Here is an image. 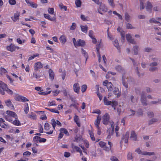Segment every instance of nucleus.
Segmentation results:
<instances>
[{
	"instance_id": "1",
	"label": "nucleus",
	"mask_w": 161,
	"mask_h": 161,
	"mask_svg": "<svg viewBox=\"0 0 161 161\" xmlns=\"http://www.w3.org/2000/svg\"><path fill=\"white\" fill-rule=\"evenodd\" d=\"M110 116L107 113H105L102 117L103 123L105 125L110 124L111 127V129H108V131H109V134L107 136L108 138H110L111 136L113 134L114 130V123L113 121L110 120Z\"/></svg>"
},
{
	"instance_id": "2",
	"label": "nucleus",
	"mask_w": 161,
	"mask_h": 161,
	"mask_svg": "<svg viewBox=\"0 0 161 161\" xmlns=\"http://www.w3.org/2000/svg\"><path fill=\"white\" fill-rule=\"evenodd\" d=\"M7 115H4V118L7 121L11 122L12 121L13 119H17V115L14 112L7 110L6 112Z\"/></svg>"
},
{
	"instance_id": "3",
	"label": "nucleus",
	"mask_w": 161,
	"mask_h": 161,
	"mask_svg": "<svg viewBox=\"0 0 161 161\" xmlns=\"http://www.w3.org/2000/svg\"><path fill=\"white\" fill-rule=\"evenodd\" d=\"M73 43L75 47H84L85 45V42L84 41L79 39L76 41V39L74 38L72 39Z\"/></svg>"
},
{
	"instance_id": "4",
	"label": "nucleus",
	"mask_w": 161,
	"mask_h": 161,
	"mask_svg": "<svg viewBox=\"0 0 161 161\" xmlns=\"http://www.w3.org/2000/svg\"><path fill=\"white\" fill-rule=\"evenodd\" d=\"M8 87L7 85L2 81H0V93L3 95L5 94V90Z\"/></svg>"
},
{
	"instance_id": "5",
	"label": "nucleus",
	"mask_w": 161,
	"mask_h": 161,
	"mask_svg": "<svg viewBox=\"0 0 161 161\" xmlns=\"http://www.w3.org/2000/svg\"><path fill=\"white\" fill-rule=\"evenodd\" d=\"M103 85L106 86L108 91H111L113 90V85L111 82H108V80H106L103 82Z\"/></svg>"
},
{
	"instance_id": "6",
	"label": "nucleus",
	"mask_w": 161,
	"mask_h": 161,
	"mask_svg": "<svg viewBox=\"0 0 161 161\" xmlns=\"http://www.w3.org/2000/svg\"><path fill=\"white\" fill-rule=\"evenodd\" d=\"M7 50L11 52L15 51L16 49L17 50L19 49V47L16 46L12 43H11L9 46L6 47Z\"/></svg>"
},
{
	"instance_id": "7",
	"label": "nucleus",
	"mask_w": 161,
	"mask_h": 161,
	"mask_svg": "<svg viewBox=\"0 0 161 161\" xmlns=\"http://www.w3.org/2000/svg\"><path fill=\"white\" fill-rule=\"evenodd\" d=\"M99 145L100 147L106 151L109 152L110 150V148L106 146V143L103 141L99 142Z\"/></svg>"
},
{
	"instance_id": "8",
	"label": "nucleus",
	"mask_w": 161,
	"mask_h": 161,
	"mask_svg": "<svg viewBox=\"0 0 161 161\" xmlns=\"http://www.w3.org/2000/svg\"><path fill=\"white\" fill-rule=\"evenodd\" d=\"M100 9L101 10L104 12H106L108 9L107 7L105 4L100 6L99 8L97 9V11L100 14L103 15V14L100 11Z\"/></svg>"
},
{
	"instance_id": "9",
	"label": "nucleus",
	"mask_w": 161,
	"mask_h": 161,
	"mask_svg": "<svg viewBox=\"0 0 161 161\" xmlns=\"http://www.w3.org/2000/svg\"><path fill=\"white\" fill-rule=\"evenodd\" d=\"M126 81L129 82L128 80H127V77L126 76V75L124 74L122 76V84L123 86L127 88L128 87V85Z\"/></svg>"
},
{
	"instance_id": "10",
	"label": "nucleus",
	"mask_w": 161,
	"mask_h": 161,
	"mask_svg": "<svg viewBox=\"0 0 161 161\" xmlns=\"http://www.w3.org/2000/svg\"><path fill=\"white\" fill-rule=\"evenodd\" d=\"M20 15V12L17 11L14 14V17H11V18L14 22H16L19 19Z\"/></svg>"
},
{
	"instance_id": "11",
	"label": "nucleus",
	"mask_w": 161,
	"mask_h": 161,
	"mask_svg": "<svg viewBox=\"0 0 161 161\" xmlns=\"http://www.w3.org/2000/svg\"><path fill=\"white\" fill-rule=\"evenodd\" d=\"M73 90L75 92L79 94L80 93V88L79 84L78 83H75L73 86Z\"/></svg>"
},
{
	"instance_id": "12",
	"label": "nucleus",
	"mask_w": 161,
	"mask_h": 161,
	"mask_svg": "<svg viewBox=\"0 0 161 161\" xmlns=\"http://www.w3.org/2000/svg\"><path fill=\"white\" fill-rule=\"evenodd\" d=\"M43 67V65L41 62H37L34 65L35 71H36L39 69L42 68Z\"/></svg>"
},
{
	"instance_id": "13",
	"label": "nucleus",
	"mask_w": 161,
	"mask_h": 161,
	"mask_svg": "<svg viewBox=\"0 0 161 161\" xmlns=\"http://www.w3.org/2000/svg\"><path fill=\"white\" fill-rule=\"evenodd\" d=\"M141 102L143 105L147 106V105L146 100V95H145L143 92L142 93L141 96Z\"/></svg>"
},
{
	"instance_id": "14",
	"label": "nucleus",
	"mask_w": 161,
	"mask_h": 161,
	"mask_svg": "<svg viewBox=\"0 0 161 161\" xmlns=\"http://www.w3.org/2000/svg\"><path fill=\"white\" fill-rule=\"evenodd\" d=\"M126 37L128 42L132 44H135L136 43V42L134 39L132 38L131 36L129 34H127L126 35Z\"/></svg>"
},
{
	"instance_id": "15",
	"label": "nucleus",
	"mask_w": 161,
	"mask_h": 161,
	"mask_svg": "<svg viewBox=\"0 0 161 161\" xmlns=\"http://www.w3.org/2000/svg\"><path fill=\"white\" fill-rule=\"evenodd\" d=\"M101 116L98 115L95 121L94 125L96 127H99L100 121L101 120Z\"/></svg>"
},
{
	"instance_id": "16",
	"label": "nucleus",
	"mask_w": 161,
	"mask_h": 161,
	"mask_svg": "<svg viewBox=\"0 0 161 161\" xmlns=\"http://www.w3.org/2000/svg\"><path fill=\"white\" fill-rule=\"evenodd\" d=\"M129 137V132H128L127 131L126 132L125 135H123L122 140H123L126 143L128 142Z\"/></svg>"
},
{
	"instance_id": "17",
	"label": "nucleus",
	"mask_w": 161,
	"mask_h": 161,
	"mask_svg": "<svg viewBox=\"0 0 161 161\" xmlns=\"http://www.w3.org/2000/svg\"><path fill=\"white\" fill-rule=\"evenodd\" d=\"M5 102L6 105L9 108L11 109H13L14 108V106L10 99H8L5 101Z\"/></svg>"
},
{
	"instance_id": "18",
	"label": "nucleus",
	"mask_w": 161,
	"mask_h": 161,
	"mask_svg": "<svg viewBox=\"0 0 161 161\" xmlns=\"http://www.w3.org/2000/svg\"><path fill=\"white\" fill-rule=\"evenodd\" d=\"M44 16L45 18L50 21H55L56 20V18L55 16L51 17L50 15L49 14H44Z\"/></svg>"
},
{
	"instance_id": "19",
	"label": "nucleus",
	"mask_w": 161,
	"mask_h": 161,
	"mask_svg": "<svg viewBox=\"0 0 161 161\" xmlns=\"http://www.w3.org/2000/svg\"><path fill=\"white\" fill-rule=\"evenodd\" d=\"M48 73L50 79L52 80H53L55 76L54 72L51 69H50L48 71Z\"/></svg>"
},
{
	"instance_id": "20",
	"label": "nucleus",
	"mask_w": 161,
	"mask_h": 161,
	"mask_svg": "<svg viewBox=\"0 0 161 161\" xmlns=\"http://www.w3.org/2000/svg\"><path fill=\"white\" fill-rule=\"evenodd\" d=\"M122 30L121 28L120 27H118L117 28V31H118L120 32L121 35V41L122 42H124L125 40V34H123L121 32V31Z\"/></svg>"
},
{
	"instance_id": "21",
	"label": "nucleus",
	"mask_w": 161,
	"mask_h": 161,
	"mask_svg": "<svg viewBox=\"0 0 161 161\" xmlns=\"http://www.w3.org/2000/svg\"><path fill=\"white\" fill-rule=\"evenodd\" d=\"M59 39L61 43L63 44H65L67 41L66 37L64 35L61 36L60 37Z\"/></svg>"
},
{
	"instance_id": "22",
	"label": "nucleus",
	"mask_w": 161,
	"mask_h": 161,
	"mask_svg": "<svg viewBox=\"0 0 161 161\" xmlns=\"http://www.w3.org/2000/svg\"><path fill=\"white\" fill-rule=\"evenodd\" d=\"M88 133L90 135V137H91V140L93 142L95 141V139L94 137V135L93 131L90 130H88Z\"/></svg>"
},
{
	"instance_id": "23",
	"label": "nucleus",
	"mask_w": 161,
	"mask_h": 161,
	"mask_svg": "<svg viewBox=\"0 0 161 161\" xmlns=\"http://www.w3.org/2000/svg\"><path fill=\"white\" fill-rule=\"evenodd\" d=\"M130 137L131 139L136 141H137L136 135L134 131H131Z\"/></svg>"
},
{
	"instance_id": "24",
	"label": "nucleus",
	"mask_w": 161,
	"mask_h": 161,
	"mask_svg": "<svg viewBox=\"0 0 161 161\" xmlns=\"http://www.w3.org/2000/svg\"><path fill=\"white\" fill-rule=\"evenodd\" d=\"M152 8V5L151 3L148 2L147 3V4L146 6V8L147 11L151 12Z\"/></svg>"
},
{
	"instance_id": "25",
	"label": "nucleus",
	"mask_w": 161,
	"mask_h": 161,
	"mask_svg": "<svg viewBox=\"0 0 161 161\" xmlns=\"http://www.w3.org/2000/svg\"><path fill=\"white\" fill-rule=\"evenodd\" d=\"M11 123L16 126H20L21 125V123L20 121L18 120V117L17 119H15L14 120H13L12 121Z\"/></svg>"
},
{
	"instance_id": "26",
	"label": "nucleus",
	"mask_w": 161,
	"mask_h": 161,
	"mask_svg": "<svg viewBox=\"0 0 161 161\" xmlns=\"http://www.w3.org/2000/svg\"><path fill=\"white\" fill-rule=\"evenodd\" d=\"M113 92L114 94L117 96V97H119L120 96V93L119 90L118 88H115L114 89Z\"/></svg>"
},
{
	"instance_id": "27",
	"label": "nucleus",
	"mask_w": 161,
	"mask_h": 161,
	"mask_svg": "<svg viewBox=\"0 0 161 161\" xmlns=\"http://www.w3.org/2000/svg\"><path fill=\"white\" fill-rule=\"evenodd\" d=\"M103 102L104 104L105 105H109L111 104V101H108L106 97H104Z\"/></svg>"
},
{
	"instance_id": "28",
	"label": "nucleus",
	"mask_w": 161,
	"mask_h": 161,
	"mask_svg": "<svg viewBox=\"0 0 161 161\" xmlns=\"http://www.w3.org/2000/svg\"><path fill=\"white\" fill-rule=\"evenodd\" d=\"M113 44L115 47L119 50L120 51V47L119 45L118 41L117 40H115L113 42Z\"/></svg>"
},
{
	"instance_id": "29",
	"label": "nucleus",
	"mask_w": 161,
	"mask_h": 161,
	"mask_svg": "<svg viewBox=\"0 0 161 161\" xmlns=\"http://www.w3.org/2000/svg\"><path fill=\"white\" fill-rule=\"evenodd\" d=\"M36 72V71H35V72L33 73V77L36 78L37 80H41L39 78L41 77V75L37 73Z\"/></svg>"
},
{
	"instance_id": "30",
	"label": "nucleus",
	"mask_w": 161,
	"mask_h": 161,
	"mask_svg": "<svg viewBox=\"0 0 161 161\" xmlns=\"http://www.w3.org/2000/svg\"><path fill=\"white\" fill-rule=\"evenodd\" d=\"M81 31L84 33H87L88 27L87 25H81L80 26Z\"/></svg>"
},
{
	"instance_id": "31",
	"label": "nucleus",
	"mask_w": 161,
	"mask_h": 161,
	"mask_svg": "<svg viewBox=\"0 0 161 161\" xmlns=\"http://www.w3.org/2000/svg\"><path fill=\"white\" fill-rule=\"evenodd\" d=\"M60 132H62L63 133H64L66 136H69V133L68 130L65 129L64 128H61L59 130Z\"/></svg>"
},
{
	"instance_id": "32",
	"label": "nucleus",
	"mask_w": 161,
	"mask_h": 161,
	"mask_svg": "<svg viewBox=\"0 0 161 161\" xmlns=\"http://www.w3.org/2000/svg\"><path fill=\"white\" fill-rule=\"evenodd\" d=\"M81 51L82 54L86 58V62L88 57L87 53L82 48L81 49Z\"/></svg>"
},
{
	"instance_id": "33",
	"label": "nucleus",
	"mask_w": 161,
	"mask_h": 161,
	"mask_svg": "<svg viewBox=\"0 0 161 161\" xmlns=\"http://www.w3.org/2000/svg\"><path fill=\"white\" fill-rule=\"evenodd\" d=\"M149 22L151 23H153L155 24H158V25H161V23L157 21L154 18H152L149 20Z\"/></svg>"
},
{
	"instance_id": "34",
	"label": "nucleus",
	"mask_w": 161,
	"mask_h": 161,
	"mask_svg": "<svg viewBox=\"0 0 161 161\" xmlns=\"http://www.w3.org/2000/svg\"><path fill=\"white\" fill-rule=\"evenodd\" d=\"M154 152H144L142 153V155H148L149 156L153 155L154 154Z\"/></svg>"
},
{
	"instance_id": "35",
	"label": "nucleus",
	"mask_w": 161,
	"mask_h": 161,
	"mask_svg": "<svg viewBox=\"0 0 161 161\" xmlns=\"http://www.w3.org/2000/svg\"><path fill=\"white\" fill-rule=\"evenodd\" d=\"M45 109H47L48 110H49L50 111H51V112H52L53 113H58V114L59 113V111L58 110L56 109L55 108H45Z\"/></svg>"
},
{
	"instance_id": "36",
	"label": "nucleus",
	"mask_w": 161,
	"mask_h": 161,
	"mask_svg": "<svg viewBox=\"0 0 161 161\" xmlns=\"http://www.w3.org/2000/svg\"><path fill=\"white\" fill-rule=\"evenodd\" d=\"M79 105V104L76 102L74 103H72L70 104L69 106V107H71L72 106L77 110H78Z\"/></svg>"
},
{
	"instance_id": "37",
	"label": "nucleus",
	"mask_w": 161,
	"mask_h": 161,
	"mask_svg": "<svg viewBox=\"0 0 161 161\" xmlns=\"http://www.w3.org/2000/svg\"><path fill=\"white\" fill-rule=\"evenodd\" d=\"M24 112L26 114H27L29 111V107L28 103H26L24 107Z\"/></svg>"
},
{
	"instance_id": "38",
	"label": "nucleus",
	"mask_w": 161,
	"mask_h": 161,
	"mask_svg": "<svg viewBox=\"0 0 161 161\" xmlns=\"http://www.w3.org/2000/svg\"><path fill=\"white\" fill-rule=\"evenodd\" d=\"M111 105H112V107L114 108V109L115 110L116 106L118 104V102L115 101H111Z\"/></svg>"
},
{
	"instance_id": "39",
	"label": "nucleus",
	"mask_w": 161,
	"mask_h": 161,
	"mask_svg": "<svg viewBox=\"0 0 161 161\" xmlns=\"http://www.w3.org/2000/svg\"><path fill=\"white\" fill-rule=\"evenodd\" d=\"M21 97V96H20L17 94H15L14 96V99L16 101H20Z\"/></svg>"
},
{
	"instance_id": "40",
	"label": "nucleus",
	"mask_w": 161,
	"mask_h": 161,
	"mask_svg": "<svg viewBox=\"0 0 161 161\" xmlns=\"http://www.w3.org/2000/svg\"><path fill=\"white\" fill-rule=\"evenodd\" d=\"M28 116L29 118L35 120L36 118V115L35 114H28Z\"/></svg>"
},
{
	"instance_id": "41",
	"label": "nucleus",
	"mask_w": 161,
	"mask_h": 161,
	"mask_svg": "<svg viewBox=\"0 0 161 161\" xmlns=\"http://www.w3.org/2000/svg\"><path fill=\"white\" fill-rule=\"evenodd\" d=\"M75 3L77 7H80L81 5V2L80 0H75Z\"/></svg>"
},
{
	"instance_id": "42",
	"label": "nucleus",
	"mask_w": 161,
	"mask_h": 161,
	"mask_svg": "<svg viewBox=\"0 0 161 161\" xmlns=\"http://www.w3.org/2000/svg\"><path fill=\"white\" fill-rule=\"evenodd\" d=\"M108 3L109 5L112 8H114L115 7V4L113 0H108Z\"/></svg>"
},
{
	"instance_id": "43",
	"label": "nucleus",
	"mask_w": 161,
	"mask_h": 161,
	"mask_svg": "<svg viewBox=\"0 0 161 161\" xmlns=\"http://www.w3.org/2000/svg\"><path fill=\"white\" fill-rule=\"evenodd\" d=\"M57 104L54 101H49L48 103L47 106L49 107L52 106H56Z\"/></svg>"
},
{
	"instance_id": "44",
	"label": "nucleus",
	"mask_w": 161,
	"mask_h": 161,
	"mask_svg": "<svg viewBox=\"0 0 161 161\" xmlns=\"http://www.w3.org/2000/svg\"><path fill=\"white\" fill-rule=\"evenodd\" d=\"M40 138H41V137L40 136H35L33 138V140L35 143H38Z\"/></svg>"
},
{
	"instance_id": "45",
	"label": "nucleus",
	"mask_w": 161,
	"mask_h": 161,
	"mask_svg": "<svg viewBox=\"0 0 161 161\" xmlns=\"http://www.w3.org/2000/svg\"><path fill=\"white\" fill-rule=\"evenodd\" d=\"M77 26L76 24L75 23H72V25L70 26L69 28V29L71 30H75Z\"/></svg>"
},
{
	"instance_id": "46",
	"label": "nucleus",
	"mask_w": 161,
	"mask_h": 161,
	"mask_svg": "<svg viewBox=\"0 0 161 161\" xmlns=\"http://www.w3.org/2000/svg\"><path fill=\"white\" fill-rule=\"evenodd\" d=\"M115 69L118 71L121 72L123 70V69L122 67L120 65H117L116 66Z\"/></svg>"
},
{
	"instance_id": "47",
	"label": "nucleus",
	"mask_w": 161,
	"mask_h": 161,
	"mask_svg": "<svg viewBox=\"0 0 161 161\" xmlns=\"http://www.w3.org/2000/svg\"><path fill=\"white\" fill-rule=\"evenodd\" d=\"M50 125L47 123H46L44 125V129L45 130H48L50 128Z\"/></svg>"
},
{
	"instance_id": "48",
	"label": "nucleus",
	"mask_w": 161,
	"mask_h": 161,
	"mask_svg": "<svg viewBox=\"0 0 161 161\" xmlns=\"http://www.w3.org/2000/svg\"><path fill=\"white\" fill-rule=\"evenodd\" d=\"M125 19L127 22L130 21V16L128 13H126L125 14Z\"/></svg>"
},
{
	"instance_id": "49",
	"label": "nucleus",
	"mask_w": 161,
	"mask_h": 161,
	"mask_svg": "<svg viewBox=\"0 0 161 161\" xmlns=\"http://www.w3.org/2000/svg\"><path fill=\"white\" fill-rule=\"evenodd\" d=\"M51 124L52 125L53 129H55L56 125V122L54 119H52L51 121Z\"/></svg>"
},
{
	"instance_id": "50",
	"label": "nucleus",
	"mask_w": 161,
	"mask_h": 161,
	"mask_svg": "<svg viewBox=\"0 0 161 161\" xmlns=\"http://www.w3.org/2000/svg\"><path fill=\"white\" fill-rule=\"evenodd\" d=\"M133 49L134 51V54L135 55L137 54L138 49V46L134 47Z\"/></svg>"
},
{
	"instance_id": "51",
	"label": "nucleus",
	"mask_w": 161,
	"mask_h": 161,
	"mask_svg": "<svg viewBox=\"0 0 161 161\" xmlns=\"http://www.w3.org/2000/svg\"><path fill=\"white\" fill-rule=\"evenodd\" d=\"M87 88V86L86 85H83L81 87V91L82 92H85Z\"/></svg>"
},
{
	"instance_id": "52",
	"label": "nucleus",
	"mask_w": 161,
	"mask_h": 161,
	"mask_svg": "<svg viewBox=\"0 0 161 161\" xmlns=\"http://www.w3.org/2000/svg\"><path fill=\"white\" fill-rule=\"evenodd\" d=\"M59 6L61 9H63L64 11H66L67 10V7L65 6H64L62 3L59 4Z\"/></svg>"
},
{
	"instance_id": "53",
	"label": "nucleus",
	"mask_w": 161,
	"mask_h": 161,
	"mask_svg": "<svg viewBox=\"0 0 161 161\" xmlns=\"http://www.w3.org/2000/svg\"><path fill=\"white\" fill-rule=\"evenodd\" d=\"M29 101V100L25 97L21 96L19 102H25Z\"/></svg>"
},
{
	"instance_id": "54",
	"label": "nucleus",
	"mask_w": 161,
	"mask_h": 161,
	"mask_svg": "<svg viewBox=\"0 0 161 161\" xmlns=\"http://www.w3.org/2000/svg\"><path fill=\"white\" fill-rule=\"evenodd\" d=\"M7 72V70L3 68H0V74L3 75L5 74Z\"/></svg>"
},
{
	"instance_id": "55",
	"label": "nucleus",
	"mask_w": 161,
	"mask_h": 161,
	"mask_svg": "<svg viewBox=\"0 0 161 161\" xmlns=\"http://www.w3.org/2000/svg\"><path fill=\"white\" fill-rule=\"evenodd\" d=\"M10 95H12L13 94V91L11 90L10 89L8 88V87H7L5 90Z\"/></svg>"
},
{
	"instance_id": "56",
	"label": "nucleus",
	"mask_w": 161,
	"mask_h": 161,
	"mask_svg": "<svg viewBox=\"0 0 161 161\" xmlns=\"http://www.w3.org/2000/svg\"><path fill=\"white\" fill-rule=\"evenodd\" d=\"M158 121V119H157L153 118L151 120L149 121V125H151L155 122H157Z\"/></svg>"
},
{
	"instance_id": "57",
	"label": "nucleus",
	"mask_w": 161,
	"mask_h": 161,
	"mask_svg": "<svg viewBox=\"0 0 161 161\" xmlns=\"http://www.w3.org/2000/svg\"><path fill=\"white\" fill-rule=\"evenodd\" d=\"M51 92V91H49L48 92H39L38 93L40 95H43L45 96L46 95L48 94H49Z\"/></svg>"
},
{
	"instance_id": "58",
	"label": "nucleus",
	"mask_w": 161,
	"mask_h": 161,
	"mask_svg": "<svg viewBox=\"0 0 161 161\" xmlns=\"http://www.w3.org/2000/svg\"><path fill=\"white\" fill-rule=\"evenodd\" d=\"M39 56V54H36L33 55L29 57V58L28 59V61H29L30 60L33 59L35 58L36 57Z\"/></svg>"
},
{
	"instance_id": "59",
	"label": "nucleus",
	"mask_w": 161,
	"mask_h": 161,
	"mask_svg": "<svg viewBox=\"0 0 161 161\" xmlns=\"http://www.w3.org/2000/svg\"><path fill=\"white\" fill-rule=\"evenodd\" d=\"M138 116L142 115L143 114V111L141 109H139L136 113Z\"/></svg>"
},
{
	"instance_id": "60",
	"label": "nucleus",
	"mask_w": 161,
	"mask_h": 161,
	"mask_svg": "<svg viewBox=\"0 0 161 161\" xmlns=\"http://www.w3.org/2000/svg\"><path fill=\"white\" fill-rule=\"evenodd\" d=\"M130 100L132 103H136L137 102V100L135 99L133 95H131L130 97Z\"/></svg>"
},
{
	"instance_id": "61",
	"label": "nucleus",
	"mask_w": 161,
	"mask_h": 161,
	"mask_svg": "<svg viewBox=\"0 0 161 161\" xmlns=\"http://www.w3.org/2000/svg\"><path fill=\"white\" fill-rule=\"evenodd\" d=\"M132 155V154L131 153L129 152L127 155V159L129 160L132 159L133 158Z\"/></svg>"
},
{
	"instance_id": "62",
	"label": "nucleus",
	"mask_w": 161,
	"mask_h": 161,
	"mask_svg": "<svg viewBox=\"0 0 161 161\" xmlns=\"http://www.w3.org/2000/svg\"><path fill=\"white\" fill-rule=\"evenodd\" d=\"M48 12L50 14H53L54 13V9L53 8H49L48 9Z\"/></svg>"
},
{
	"instance_id": "63",
	"label": "nucleus",
	"mask_w": 161,
	"mask_h": 161,
	"mask_svg": "<svg viewBox=\"0 0 161 161\" xmlns=\"http://www.w3.org/2000/svg\"><path fill=\"white\" fill-rule=\"evenodd\" d=\"M8 3L10 5H14L16 3L15 0H9Z\"/></svg>"
},
{
	"instance_id": "64",
	"label": "nucleus",
	"mask_w": 161,
	"mask_h": 161,
	"mask_svg": "<svg viewBox=\"0 0 161 161\" xmlns=\"http://www.w3.org/2000/svg\"><path fill=\"white\" fill-rule=\"evenodd\" d=\"M77 152H79L81 150L80 148L76 146H74L72 147Z\"/></svg>"
}]
</instances>
